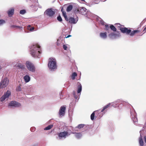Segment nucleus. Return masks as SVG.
<instances>
[{"label": "nucleus", "instance_id": "obj_1", "mask_svg": "<svg viewBox=\"0 0 146 146\" xmlns=\"http://www.w3.org/2000/svg\"><path fill=\"white\" fill-rule=\"evenodd\" d=\"M30 52L33 57H38V56L41 53V47L38 44L33 45L31 47Z\"/></svg>", "mask_w": 146, "mask_h": 146}, {"label": "nucleus", "instance_id": "obj_2", "mask_svg": "<svg viewBox=\"0 0 146 146\" xmlns=\"http://www.w3.org/2000/svg\"><path fill=\"white\" fill-rule=\"evenodd\" d=\"M48 66L49 69L51 70L56 69L57 68V66L56 60L52 58H49Z\"/></svg>", "mask_w": 146, "mask_h": 146}, {"label": "nucleus", "instance_id": "obj_3", "mask_svg": "<svg viewBox=\"0 0 146 146\" xmlns=\"http://www.w3.org/2000/svg\"><path fill=\"white\" fill-rule=\"evenodd\" d=\"M9 82V81L7 78H5L2 80L0 83V89L5 88L7 86Z\"/></svg>", "mask_w": 146, "mask_h": 146}, {"label": "nucleus", "instance_id": "obj_4", "mask_svg": "<svg viewBox=\"0 0 146 146\" xmlns=\"http://www.w3.org/2000/svg\"><path fill=\"white\" fill-rule=\"evenodd\" d=\"M26 65L28 69L30 71L34 72L35 70V68L31 62L27 61L26 62Z\"/></svg>", "mask_w": 146, "mask_h": 146}, {"label": "nucleus", "instance_id": "obj_5", "mask_svg": "<svg viewBox=\"0 0 146 146\" xmlns=\"http://www.w3.org/2000/svg\"><path fill=\"white\" fill-rule=\"evenodd\" d=\"M45 13L49 17H52L54 15L55 12L52 11V9H48L45 12Z\"/></svg>", "mask_w": 146, "mask_h": 146}, {"label": "nucleus", "instance_id": "obj_6", "mask_svg": "<svg viewBox=\"0 0 146 146\" xmlns=\"http://www.w3.org/2000/svg\"><path fill=\"white\" fill-rule=\"evenodd\" d=\"M11 95V92L9 90H7L6 93H5L4 95L1 97L0 98L1 101V102H3L6 98H9Z\"/></svg>", "mask_w": 146, "mask_h": 146}, {"label": "nucleus", "instance_id": "obj_7", "mask_svg": "<svg viewBox=\"0 0 146 146\" xmlns=\"http://www.w3.org/2000/svg\"><path fill=\"white\" fill-rule=\"evenodd\" d=\"M70 134H68V132L67 131H64L58 133V137L60 138H65L67 136H68Z\"/></svg>", "mask_w": 146, "mask_h": 146}, {"label": "nucleus", "instance_id": "obj_8", "mask_svg": "<svg viewBox=\"0 0 146 146\" xmlns=\"http://www.w3.org/2000/svg\"><path fill=\"white\" fill-rule=\"evenodd\" d=\"M119 30L123 33H126L128 34H130L131 32V30L128 29L126 27L120 28Z\"/></svg>", "mask_w": 146, "mask_h": 146}, {"label": "nucleus", "instance_id": "obj_9", "mask_svg": "<svg viewBox=\"0 0 146 146\" xmlns=\"http://www.w3.org/2000/svg\"><path fill=\"white\" fill-rule=\"evenodd\" d=\"M66 107L64 106L61 107L59 111V114L61 116H63L65 114Z\"/></svg>", "mask_w": 146, "mask_h": 146}, {"label": "nucleus", "instance_id": "obj_10", "mask_svg": "<svg viewBox=\"0 0 146 146\" xmlns=\"http://www.w3.org/2000/svg\"><path fill=\"white\" fill-rule=\"evenodd\" d=\"M9 106L18 107L21 106V104L20 103L16 101H12L9 104Z\"/></svg>", "mask_w": 146, "mask_h": 146}, {"label": "nucleus", "instance_id": "obj_11", "mask_svg": "<svg viewBox=\"0 0 146 146\" xmlns=\"http://www.w3.org/2000/svg\"><path fill=\"white\" fill-rule=\"evenodd\" d=\"M131 117L133 119V122H136L137 121V118L136 113L134 111L131 112Z\"/></svg>", "mask_w": 146, "mask_h": 146}, {"label": "nucleus", "instance_id": "obj_12", "mask_svg": "<svg viewBox=\"0 0 146 146\" xmlns=\"http://www.w3.org/2000/svg\"><path fill=\"white\" fill-rule=\"evenodd\" d=\"M77 93L79 94L80 93L82 90V86L81 84L79 82L77 83Z\"/></svg>", "mask_w": 146, "mask_h": 146}, {"label": "nucleus", "instance_id": "obj_13", "mask_svg": "<svg viewBox=\"0 0 146 146\" xmlns=\"http://www.w3.org/2000/svg\"><path fill=\"white\" fill-rule=\"evenodd\" d=\"M141 32V31L140 30H135L131 31V33L129 34L130 36H133Z\"/></svg>", "mask_w": 146, "mask_h": 146}, {"label": "nucleus", "instance_id": "obj_14", "mask_svg": "<svg viewBox=\"0 0 146 146\" xmlns=\"http://www.w3.org/2000/svg\"><path fill=\"white\" fill-rule=\"evenodd\" d=\"M14 9L13 8L11 9L8 11L7 14L8 16L11 17L13 15L14 12Z\"/></svg>", "mask_w": 146, "mask_h": 146}, {"label": "nucleus", "instance_id": "obj_15", "mask_svg": "<svg viewBox=\"0 0 146 146\" xmlns=\"http://www.w3.org/2000/svg\"><path fill=\"white\" fill-rule=\"evenodd\" d=\"M139 141L140 146H143L144 142L141 134H140V137L139 138Z\"/></svg>", "mask_w": 146, "mask_h": 146}, {"label": "nucleus", "instance_id": "obj_16", "mask_svg": "<svg viewBox=\"0 0 146 146\" xmlns=\"http://www.w3.org/2000/svg\"><path fill=\"white\" fill-rule=\"evenodd\" d=\"M69 22L71 23L75 24L77 21L75 20L74 18L72 17H70L69 18Z\"/></svg>", "mask_w": 146, "mask_h": 146}, {"label": "nucleus", "instance_id": "obj_17", "mask_svg": "<svg viewBox=\"0 0 146 146\" xmlns=\"http://www.w3.org/2000/svg\"><path fill=\"white\" fill-rule=\"evenodd\" d=\"M118 35L117 34L113 32L111 33L109 35V36L110 38H112L113 37L115 38L117 36H118Z\"/></svg>", "mask_w": 146, "mask_h": 146}, {"label": "nucleus", "instance_id": "obj_18", "mask_svg": "<svg viewBox=\"0 0 146 146\" xmlns=\"http://www.w3.org/2000/svg\"><path fill=\"white\" fill-rule=\"evenodd\" d=\"M100 36L102 38L104 39L106 38L107 36L106 32L101 33L100 34Z\"/></svg>", "mask_w": 146, "mask_h": 146}, {"label": "nucleus", "instance_id": "obj_19", "mask_svg": "<svg viewBox=\"0 0 146 146\" xmlns=\"http://www.w3.org/2000/svg\"><path fill=\"white\" fill-rule=\"evenodd\" d=\"M24 79L26 82H28L30 80V78L29 76L26 75L24 77Z\"/></svg>", "mask_w": 146, "mask_h": 146}, {"label": "nucleus", "instance_id": "obj_20", "mask_svg": "<svg viewBox=\"0 0 146 146\" xmlns=\"http://www.w3.org/2000/svg\"><path fill=\"white\" fill-rule=\"evenodd\" d=\"M86 8L84 7H80V14H84L85 12L86 11Z\"/></svg>", "mask_w": 146, "mask_h": 146}, {"label": "nucleus", "instance_id": "obj_21", "mask_svg": "<svg viewBox=\"0 0 146 146\" xmlns=\"http://www.w3.org/2000/svg\"><path fill=\"white\" fill-rule=\"evenodd\" d=\"M110 104H109L107 105L106 106H105L102 109V110H101V112H103L104 111H106V110L109 108L110 106Z\"/></svg>", "mask_w": 146, "mask_h": 146}, {"label": "nucleus", "instance_id": "obj_22", "mask_svg": "<svg viewBox=\"0 0 146 146\" xmlns=\"http://www.w3.org/2000/svg\"><path fill=\"white\" fill-rule=\"evenodd\" d=\"M73 8V6L72 5H69L66 9V11L68 12L70 11Z\"/></svg>", "mask_w": 146, "mask_h": 146}, {"label": "nucleus", "instance_id": "obj_23", "mask_svg": "<svg viewBox=\"0 0 146 146\" xmlns=\"http://www.w3.org/2000/svg\"><path fill=\"white\" fill-rule=\"evenodd\" d=\"M110 28L111 30L114 32H115L116 31V28L113 25H110Z\"/></svg>", "mask_w": 146, "mask_h": 146}, {"label": "nucleus", "instance_id": "obj_24", "mask_svg": "<svg viewBox=\"0 0 146 146\" xmlns=\"http://www.w3.org/2000/svg\"><path fill=\"white\" fill-rule=\"evenodd\" d=\"M80 7L78 8H77L74 9H73L74 12L75 13H76V14L80 13Z\"/></svg>", "mask_w": 146, "mask_h": 146}, {"label": "nucleus", "instance_id": "obj_25", "mask_svg": "<svg viewBox=\"0 0 146 146\" xmlns=\"http://www.w3.org/2000/svg\"><path fill=\"white\" fill-rule=\"evenodd\" d=\"M17 67H18L20 68L23 69H24L25 68V66L24 65L19 63L18 64Z\"/></svg>", "mask_w": 146, "mask_h": 146}, {"label": "nucleus", "instance_id": "obj_26", "mask_svg": "<svg viewBox=\"0 0 146 146\" xmlns=\"http://www.w3.org/2000/svg\"><path fill=\"white\" fill-rule=\"evenodd\" d=\"M77 73L75 72H74L73 73H72L71 76V78L73 80H74L75 79V77L77 76Z\"/></svg>", "mask_w": 146, "mask_h": 146}, {"label": "nucleus", "instance_id": "obj_27", "mask_svg": "<svg viewBox=\"0 0 146 146\" xmlns=\"http://www.w3.org/2000/svg\"><path fill=\"white\" fill-rule=\"evenodd\" d=\"M53 127V125H48V126L45 127L44 129V130H48L50 129H51V128H52Z\"/></svg>", "mask_w": 146, "mask_h": 146}, {"label": "nucleus", "instance_id": "obj_28", "mask_svg": "<svg viewBox=\"0 0 146 146\" xmlns=\"http://www.w3.org/2000/svg\"><path fill=\"white\" fill-rule=\"evenodd\" d=\"M81 136V134L80 133H76L75 135V136L78 139L80 138Z\"/></svg>", "mask_w": 146, "mask_h": 146}, {"label": "nucleus", "instance_id": "obj_29", "mask_svg": "<svg viewBox=\"0 0 146 146\" xmlns=\"http://www.w3.org/2000/svg\"><path fill=\"white\" fill-rule=\"evenodd\" d=\"M11 27L13 28H15L17 29H21L22 28V27L19 26H16V25H12L11 26Z\"/></svg>", "mask_w": 146, "mask_h": 146}, {"label": "nucleus", "instance_id": "obj_30", "mask_svg": "<svg viewBox=\"0 0 146 146\" xmlns=\"http://www.w3.org/2000/svg\"><path fill=\"white\" fill-rule=\"evenodd\" d=\"M31 26L30 25H29L27 27V29L29 30L30 31H33L34 29L35 28L33 27H32L30 28Z\"/></svg>", "mask_w": 146, "mask_h": 146}, {"label": "nucleus", "instance_id": "obj_31", "mask_svg": "<svg viewBox=\"0 0 146 146\" xmlns=\"http://www.w3.org/2000/svg\"><path fill=\"white\" fill-rule=\"evenodd\" d=\"M84 125H85L84 124H80L77 127L79 129H81L83 128L84 127Z\"/></svg>", "mask_w": 146, "mask_h": 146}, {"label": "nucleus", "instance_id": "obj_32", "mask_svg": "<svg viewBox=\"0 0 146 146\" xmlns=\"http://www.w3.org/2000/svg\"><path fill=\"white\" fill-rule=\"evenodd\" d=\"M95 111L93 112V113L91 115V119L92 120H93L94 118L95 115Z\"/></svg>", "mask_w": 146, "mask_h": 146}, {"label": "nucleus", "instance_id": "obj_33", "mask_svg": "<svg viewBox=\"0 0 146 146\" xmlns=\"http://www.w3.org/2000/svg\"><path fill=\"white\" fill-rule=\"evenodd\" d=\"M106 0H95L94 1V3H95L96 4H98L100 1H105Z\"/></svg>", "mask_w": 146, "mask_h": 146}, {"label": "nucleus", "instance_id": "obj_34", "mask_svg": "<svg viewBox=\"0 0 146 146\" xmlns=\"http://www.w3.org/2000/svg\"><path fill=\"white\" fill-rule=\"evenodd\" d=\"M105 30H106V31H108L109 30V28H110V27L109 26V25L107 24H106L105 25Z\"/></svg>", "mask_w": 146, "mask_h": 146}, {"label": "nucleus", "instance_id": "obj_35", "mask_svg": "<svg viewBox=\"0 0 146 146\" xmlns=\"http://www.w3.org/2000/svg\"><path fill=\"white\" fill-rule=\"evenodd\" d=\"M26 13V11L25 10L23 9L20 11V13L21 14H24Z\"/></svg>", "mask_w": 146, "mask_h": 146}, {"label": "nucleus", "instance_id": "obj_36", "mask_svg": "<svg viewBox=\"0 0 146 146\" xmlns=\"http://www.w3.org/2000/svg\"><path fill=\"white\" fill-rule=\"evenodd\" d=\"M57 19L59 22H62V19L60 15H59L58 16Z\"/></svg>", "mask_w": 146, "mask_h": 146}, {"label": "nucleus", "instance_id": "obj_37", "mask_svg": "<svg viewBox=\"0 0 146 146\" xmlns=\"http://www.w3.org/2000/svg\"><path fill=\"white\" fill-rule=\"evenodd\" d=\"M5 23V21L3 19H0V25Z\"/></svg>", "mask_w": 146, "mask_h": 146}, {"label": "nucleus", "instance_id": "obj_38", "mask_svg": "<svg viewBox=\"0 0 146 146\" xmlns=\"http://www.w3.org/2000/svg\"><path fill=\"white\" fill-rule=\"evenodd\" d=\"M17 91L18 92L20 91L21 90V88L20 86H18L17 87L16 89Z\"/></svg>", "mask_w": 146, "mask_h": 146}, {"label": "nucleus", "instance_id": "obj_39", "mask_svg": "<svg viewBox=\"0 0 146 146\" xmlns=\"http://www.w3.org/2000/svg\"><path fill=\"white\" fill-rule=\"evenodd\" d=\"M73 94L74 96V98L75 99H77L78 98V96L77 95H76V92H73Z\"/></svg>", "mask_w": 146, "mask_h": 146}, {"label": "nucleus", "instance_id": "obj_40", "mask_svg": "<svg viewBox=\"0 0 146 146\" xmlns=\"http://www.w3.org/2000/svg\"><path fill=\"white\" fill-rule=\"evenodd\" d=\"M63 48L64 50H66L67 48V46L66 45L64 44L63 45Z\"/></svg>", "mask_w": 146, "mask_h": 146}, {"label": "nucleus", "instance_id": "obj_41", "mask_svg": "<svg viewBox=\"0 0 146 146\" xmlns=\"http://www.w3.org/2000/svg\"><path fill=\"white\" fill-rule=\"evenodd\" d=\"M35 130V127H31V130L32 131H34Z\"/></svg>", "mask_w": 146, "mask_h": 146}, {"label": "nucleus", "instance_id": "obj_42", "mask_svg": "<svg viewBox=\"0 0 146 146\" xmlns=\"http://www.w3.org/2000/svg\"><path fill=\"white\" fill-rule=\"evenodd\" d=\"M64 17V18L65 19V20L66 21H68V20H69V19H68V18L67 16V15L66 16H65Z\"/></svg>", "mask_w": 146, "mask_h": 146}, {"label": "nucleus", "instance_id": "obj_43", "mask_svg": "<svg viewBox=\"0 0 146 146\" xmlns=\"http://www.w3.org/2000/svg\"><path fill=\"white\" fill-rule=\"evenodd\" d=\"M62 13L64 17L67 15L65 11L63 12Z\"/></svg>", "mask_w": 146, "mask_h": 146}, {"label": "nucleus", "instance_id": "obj_44", "mask_svg": "<svg viewBox=\"0 0 146 146\" xmlns=\"http://www.w3.org/2000/svg\"><path fill=\"white\" fill-rule=\"evenodd\" d=\"M143 31L144 32L143 34L144 33H145L146 32V27H145V28H144Z\"/></svg>", "mask_w": 146, "mask_h": 146}, {"label": "nucleus", "instance_id": "obj_45", "mask_svg": "<svg viewBox=\"0 0 146 146\" xmlns=\"http://www.w3.org/2000/svg\"><path fill=\"white\" fill-rule=\"evenodd\" d=\"M144 141L146 144V135L144 136Z\"/></svg>", "mask_w": 146, "mask_h": 146}, {"label": "nucleus", "instance_id": "obj_46", "mask_svg": "<svg viewBox=\"0 0 146 146\" xmlns=\"http://www.w3.org/2000/svg\"><path fill=\"white\" fill-rule=\"evenodd\" d=\"M71 36L70 35H68V36H66L65 37L66 38H69Z\"/></svg>", "mask_w": 146, "mask_h": 146}, {"label": "nucleus", "instance_id": "obj_47", "mask_svg": "<svg viewBox=\"0 0 146 146\" xmlns=\"http://www.w3.org/2000/svg\"><path fill=\"white\" fill-rule=\"evenodd\" d=\"M115 25H119V26H118L119 27H120V26L121 25L119 23L116 24Z\"/></svg>", "mask_w": 146, "mask_h": 146}, {"label": "nucleus", "instance_id": "obj_48", "mask_svg": "<svg viewBox=\"0 0 146 146\" xmlns=\"http://www.w3.org/2000/svg\"><path fill=\"white\" fill-rule=\"evenodd\" d=\"M61 11L62 12V13L63 12H64V11L63 10V8H62V9H61Z\"/></svg>", "mask_w": 146, "mask_h": 146}, {"label": "nucleus", "instance_id": "obj_49", "mask_svg": "<svg viewBox=\"0 0 146 146\" xmlns=\"http://www.w3.org/2000/svg\"><path fill=\"white\" fill-rule=\"evenodd\" d=\"M96 2H98V1H96Z\"/></svg>", "mask_w": 146, "mask_h": 146}, {"label": "nucleus", "instance_id": "obj_50", "mask_svg": "<svg viewBox=\"0 0 146 146\" xmlns=\"http://www.w3.org/2000/svg\"><path fill=\"white\" fill-rule=\"evenodd\" d=\"M82 1H84V0H82Z\"/></svg>", "mask_w": 146, "mask_h": 146}]
</instances>
